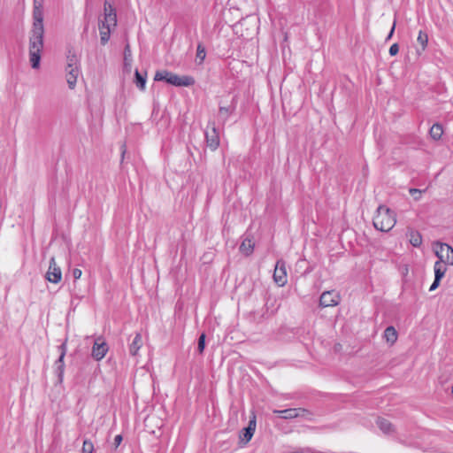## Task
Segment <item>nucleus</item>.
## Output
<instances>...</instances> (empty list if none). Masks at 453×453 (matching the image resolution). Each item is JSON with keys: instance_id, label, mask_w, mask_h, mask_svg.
Returning a JSON list of instances; mask_svg holds the SVG:
<instances>
[{"instance_id": "4", "label": "nucleus", "mask_w": 453, "mask_h": 453, "mask_svg": "<svg viewBox=\"0 0 453 453\" xmlns=\"http://www.w3.org/2000/svg\"><path fill=\"white\" fill-rule=\"evenodd\" d=\"M156 81H165L176 87H189L195 84V79L191 76H179L167 70L157 71L154 76Z\"/></svg>"}, {"instance_id": "27", "label": "nucleus", "mask_w": 453, "mask_h": 453, "mask_svg": "<svg viewBox=\"0 0 453 453\" xmlns=\"http://www.w3.org/2000/svg\"><path fill=\"white\" fill-rule=\"evenodd\" d=\"M205 348V334H202L198 338L197 342V349L200 354H202Z\"/></svg>"}, {"instance_id": "19", "label": "nucleus", "mask_w": 453, "mask_h": 453, "mask_svg": "<svg viewBox=\"0 0 453 453\" xmlns=\"http://www.w3.org/2000/svg\"><path fill=\"white\" fill-rule=\"evenodd\" d=\"M253 250L254 242H252V240L245 238L240 245V251L242 254L249 256L253 252Z\"/></svg>"}, {"instance_id": "6", "label": "nucleus", "mask_w": 453, "mask_h": 453, "mask_svg": "<svg viewBox=\"0 0 453 453\" xmlns=\"http://www.w3.org/2000/svg\"><path fill=\"white\" fill-rule=\"evenodd\" d=\"M206 145L211 150H216L219 146V134L214 122H209L204 132Z\"/></svg>"}, {"instance_id": "7", "label": "nucleus", "mask_w": 453, "mask_h": 453, "mask_svg": "<svg viewBox=\"0 0 453 453\" xmlns=\"http://www.w3.org/2000/svg\"><path fill=\"white\" fill-rule=\"evenodd\" d=\"M273 413L277 414L280 418L284 419H292L295 418H304L310 419L311 412L303 408H290L286 410H274Z\"/></svg>"}, {"instance_id": "2", "label": "nucleus", "mask_w": 453, "mask_h": 453, "mask_svg": "<svg viewBox=\"0 0 453 453\" xmlns=\"http://www.w3.org/2000/svg\"><path fill=\"white\" fill-rule=\"evenodd\" d=\"M116 10L110 3H108L107 0H105L104 5V18L99 19L98 22L100 42L102 45H105L109 42L111 33L116 27Z\"/></svg>"}, {"instance_id": "25", "label": "nucleus", "mask_w": 453, "mask_h": 453, "mask_svg": "<svg viewBox=\"0 0 453 453\" xmlns=\"http://www.w3.org/2000/svg\"><path fill=\"white\" fill-rule=\"evenodd\" d=\"M418 42L421 45L422 50H424L427 45L428 36L426 33L419 31L418 36Z\"/></svg>"}, {"instance_id": "35", "label": "nucleus", "mask_w": 453, "mask_h": 453, "mask_svg": "<svg viewBox=\"0 0 453 453\" xmlns=\"http://www.w3.org/2000/svg\"><path fill=\"white\" fill-rule=\"evenodd\" d=\"M452 394H453V385H452Z\"/></svg>"}, {"instance_id": "13", "label": "nucleus", "mask_w": 453, "mask_h": 453, "mask_svg": "<svg viewBox=\"0 0 453 453\" xmlns=\"http://www.w3.org/2000/svg\"><path fill=\"white\" fill-rule=\"evenodd\" d=\"M46 279L52 283H58L62 279V273L59 266L57 265L54 257L50 260V265L46 273Z\"/></svg>"}, {"instance_id": "9", "label": "nucleus", "mask_w": 453, "mask_h": 453, "mask_svg": "<svg viewBox=\"0 0 453 453\" xmlns=\"http://www.w3.org/2000/svg\"><path fill=\"white\" fill-rule=\"evenodd\" d=\"M341 297L338 292L334 290L325 291L319 298V304L322 307L336 306L340 303Z\"/></svg>"}, {"instance_id": "30", "label": "nucleus", "mask_w": 453, "mask_h": 453, "mask_svg": "<svg viewBox=\"0 0 453 453\" xmlns=\"http://www.w3.org/2000/svg\"><path fill=\"white\" fill-rule=\"evenodd\" d=\"M399 51V46L397 43H394L389 48V54L391 56H395Z\"/></svg>"}, {"instance_id": "24", "label": "nucleus", "mask_w": 453, "mask_h": 453, "mask_svg": "<svg viewBox=\"0 0 453 453\" xmlns=\"http://www.w3.org/2000/svg\"><path fill=\"white\" fill-rule=\"evenodd\" d=\"M205 57H206L205 49L202 44L199 43L196 48V60L200 65L203 62Z\"/></svg>"}, {"instance_id": "15", "label": "nucleus", "mask_w": 453, "mask_h": 453, "mask_svg": "<svg viewBox=\"0 0 453 453\" xmlns=\"http://www.w3.org/2000/svg\"><path fill=\"white\" fill-rule=\"evenodd\" d=\"M142 346V337L140 333H136L132 342L129 344V353L132 356H136L139 349Z\"/></svg>"}, {"instance_id": "14", "label": "nucleus", "mask_w": 453, "mask_h": 453, "mask_svg": "<svg viewBox=\"0 0 453 453\" xmlns=\"http://www.w3.org/2000/svg\"><path fill=\"white\" fill-rule=\"evenodd\" d=\"M66 81L68 83V87L70 88H73L77 82V78L80 75V67L79 66H66Z\"/></svg>"}, {"instance_id": "3", "label": "nucleus", "mask_w": 453, "mask_h": 453, "mask_svg": "<svg viewBox=\"0 0 453 453\" xmlns=\"http://www.w3.org/2000/svg\"><path fill=\"white\" fill-rule=\"evenodd\" d=\"M395 214L389 208L380 205L373 217V226L381 232H388L395 225Z\"/></svg>"}, {"instance_id": "16", "label": "nucleus", "mask_w": 453, "mask_h": 453, "mask_svg": "<svg viewBox=\"0 0 453 453\" xmlns=\"http://www.w3.org/2000/svg\"><path fill=\"white\" fill-rule=\"evenodd\" d=\"M408 237H409V241H410V243L413 246V247H420L421 244H422V235L420 234V233L417 230H413V229H411L408 231V234H407Z\"/></svg>"}, {"instance_id": "10", "label": "nucleus", "mask_w": 453, "mask_h": 453, "mask_svg": "<svg viewBox=\"0 0 453 453\" xmlns=\"http://www.w3.org/2000/svg\"><path fill=\"white\" fill-rule=\"evenodd\" d=\"M273 280L280 287H283L287 283V271L283 260L277 261L273 273Z\"/></svg>"}, {"instance_id": "22", "label": "nucleus", "mask_w": 453, "mask_h": 453, "mask_svg": "<svg viewBox=\"0 0 453 453\" xmlns=\"http://www.w3.org/2000/svg\"><path fill=\"white\" fill-rule=\"evenodd\" d=\"M377 425L380 427V429L385 434H389V433L393 432L392 424L386 418H378Z\"/></svg>"}, {"instance_id": "31", "label": "nucleus", "mask_w": 453, "mask_h": 453, "mask_svg": "<svg viewBox=\"0 0 453 453\" xmlns=\"http://www.w3.org/2000/svg\"><path fill=\"white\" fill-rule=\"evenodd\" d=\"M72 274H73V277L75 279V280H78L81 278V274H82V272L81 270L78 269V268H75L73 270L72 272Z\"/></svg>"}, {"instance_id": "26", "label": "nucleus", "mask_w": 453, "mask_h": 453, "mask_svg": "<svg viewBox=\"0 0 453 453\" xmlns=\"http://www.w3.org/2000/svg\"><path fill=\"white\" fill-rule=\"evenodd\" d=\"M94 451V444L90 440H84L81 452L82 453H93Z\"/></svg>"}, {"instance_id": "33", "label": "nucleus", "mask_w": 453, "mask_h": 453, "mask_svg": "<svg viewBox=\"0 0 453 453\" xmlns=\"http://www.w3.org/2000/svg\"><path fill=\"white\" fill-rule=\"evenodd\" d=\"M440 282H441V280H437V279H434V282L430 286L429 291L435 290L439 287Z\"/></svg>"}, {"instance_id": "23", "label": "nucleus", "mask_w": 453, "mask_h": 453, "mask_svg": "<svg viewBox=\"0 0 453 453\" xmlns=\"http://www.w3.org/2000/svg\"><path fill=\"white\" fill-rule=\"evenodd\" d=\"M429 134L434 140H435V141L439 140L443 134V129H442L441 125H440L438 123L434 124L432 126V127L430 128Z\"/></svg>"}, {"instance_id": "32", "label": "nucleus", "mask_w": 453, "mask_h": 453, "mask_svg": "<svg viewBox=\"0 0 453 453\" xmlns=\"http://www.w3.org/2000/svg\"><path fill=\"white\" fill-rule=\"evenodd\" d=\"M122 440H123L122 435L118 434V435L115 436V438H114V446H115V448H118L119 446V444L121 443Z\"/></svg>"}, {"instance_id": "28", "label": "nucleus", "mask_w": 453, "mask_h": 453, "mask_svg": "<svg viewBox=\"0 0 453 453\" xmlns=\"http://www.w3.org/2000/svg\"><path fill=\"white\" fill-rule=\"evenodd\" d=\"M71 65L73 66H79V60L75 55H69L67 57V66H70Z\"/></svg>"}, {"instance_id": "8", "label": "nucleus", "mask_w": 453, "mask_h": 453, "mask_svg": "<svg viewBox=\"0 0 453 453\" xmlns=\"http://www.w3.org/2000/svg\"><path fill=\"white\" fill-rule=\"evenodd\" d=\"M108 350V344L102 337H98L95 340L91 355L94 359L100 361L105 357Z\"/></svg>"}, {"instance_id": "5", "label": "nucleus", "mask_w": 453, "mask_h": 453, "mask_svg": "<svg viewBox=\"0 0 453 453\" xmlns=\"http://www.w3.org/2000/svg\"><path fill=\"white\" fill-rule=\"evenodd\" d=\"M433 250L439 262L453 266V248L439 241L433 243Z\"/></svg>"}, {"instance_id": "17", "label": "nucleus", "mask_w": 453, "mask_h": 453, "mask_svg": "<svg viewBox=\"0 0 453 453\" xmlns=\"http://www.w3.org/2000/svg\"><path fill=\"white\" fill-rule=\"evenodd\" d=\"M147 72L140 73L137 69L134 72V83L136 87L143 91L146 87Z\"/></svg>"}, {"instance_id": "21", "label": "nucleus", "mask_w": 453, "mask_h": 453, "mask_svg": "<svg viewBox=\"0 0 453 453\" xmlns=\"http://www.w3.org/2000/svg\"><path fill=\"white\" fill-rule=\"evenodd\" d=\"M234 106L224 107L220 106L219 109V118L223 124L228 119L230 114L234 111Z\"/></svg>"}, {"instance_id": "12", "label": "nucleus", "mask_w": 453, "mask_h": 453, "mask_svg": "<svg viewBox=\"0 0 453 453\" xmlns=\"http://www.w3.org/2000/svg\"><path fill=\"white\" fill-rule=\"evenodd\" d=\"M256 426H257L256 416L253 415L249 421L248 426L244 427L241 431L240 435H239L240 441L242 442L243 444L248 443L254 435Z\"/></svg>"}, {"instance_id": "34", "label": "nucleus", "mask_w": 453, "mask_h": 453, "mask_svg": "<svg viewBox=\"0 0 453 453\" xmlns=\"http://www.w3.org/2000/svg\"><path fill=\"white\" fill-rule=\"evenodd\" d=\"M395 21H394V23H393V26H392V27H391V29H390L389 34L388 35V36H387V38H386V41H388V40H390V39H391V37L393 36V34H394V32H395Z\"/></svg>"}, {"instance_id": "1", "label": "nucleus", "mask_w": 453, "mask_h": 453, "mask_svg": "<svg viewBox=\"0 0 453 453\" xmlns=\"http://www.w3.org/2000/svg\"><path fill=\"white\" fill-rule=\"evenodd\" d=\"M43 0H34L33 27L29 33V62L33 69L40 67L44 45Z\"/></svg>"}, {"instance_id": "20", "label": "nucleus", "mask_w": 453, "mask_h": 453, "mask_svg": "<svg viewBox=\"0 0 453 453\" xmlns=\"http://www.w3.org/2000/svg\"><path fill=\"white\" fill-rule=\"evenodd\" d=\"M384 338L388 342L393 344L397 340V332L392 326H388L384 331Z\"/></svg>"}, {"instance_id": "11", "label": "nucleus", "mask_w": 453, "mask_h": 453, "mask_svg": "<svg viewBox=\"0 0 453 453\" xmlns=\"http://www.w3.org/2000/svg\"><path fill=\"white\" fill-rule=\"evenodd\" d=\"M58 348L60 349V355L54 364V372L58 376V381L62 382L65 372L64 358L66 353V345L65 343H62Z\"/></svg>"}, {"instance_id": "29", "label": "nucleus", "mask_w": 453, "mask_h": 453, "mask_svg": "<svg viewBox=\"0 0 453 453\" xmlns=\"http://www.w3.org/2000/svg\"><path fill=\"white\" fill-rule=\"evenodd\" d=\"M409 192L412 196L414 200L418 201L420 199L423 191L418 188H410Z\"/></svg>"}, {"instance_id": "18", "label": "nucleus", "mask_w": 453, "mask_h": 453, "mask_svg": "<svg viewBox=\"0 0 453 453\" xmlns=\"http://www.w3.org/2000/svg\"><path fill=\"white\" fill-rule=\"evenodd\" d=\"M447 265L446 264L441 263L439 261H436L434 265V279H437V280H441V279L444 277L446 272H447Z\"/></svg>"}]
</instances>
